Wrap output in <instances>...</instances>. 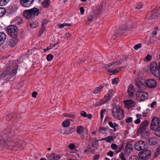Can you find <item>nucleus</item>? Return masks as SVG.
<instances>
[{
  "label": "nucleus",
  "mask_w": 160,
  "mask_h": 160,
  "mask_svg": "<svg viewBox=\"0 0 160 160\" xmlns=\"http://www.w3.org/2000/svg\"><path fill=\"white\" fill-rule=\"evenodd\" d=\"M149 124V122L147 120L144 121L141 123L137 131V134L138 136L141 135L142 137L144 138L148 136L149 132L147 127Z\"/></svg>",
  "instance_id": "obj_1"
},
{
  "label": "nucleus",
  "mask_w": 160,
  "mask_h": 160,
  "mask_svg": "<svg viewBox=\"0 0 160 160\" xmlns=\"http://www.w3.org/2000/svg\"><path fill=\"white\" fill-rule=\"evenodd\" d=\"M40 12L39 9L36 8L25 10L22 13L23 16L28 19H32L35 16H37Z\"/></svg>",
  "instance_id": "obj_2"
},
{
  "label": "nucleus",
  "mask_w": 160,
  "mask_h": 160,
  "mask_svg": "<svg viewBox=\"0 0 160 160\" xmlns=\"http://www.w3.org/2000/svg\"><path fill=\"white\" fill-rule=\"evenodd\" d=\"M4 135L2 137H0V143L1 147L3 148L8 149H11L14 146V143L13 142H10L7 140L9 138V136Z\"/></svg>",
  "instance_id": "obj_3"
},
{
  "label": "nucleus",
  "mask_w": 160,
  "mask_h": 160,
  "mask_svg": "<svg viewBox=\"0 0 160 160\" xmlns=\"http://www.w3.org/2000/svg\"><path fill=\"white\" fill-rule=\"evenodd\" d=\"M113 116L116 118L122 120L124 118V113L122 109L119 106H116L112 111Z\"/></svg>",
  "instance_id": "obj_4"
},
{
  "label": "nucleus",
  "mask_w": 160,
  "mask_h": 160,
  "mask_svg": "<svg viewBox=\"0 0 160 160\" xmlns=\"http://www.w3.org/2000/svg\"><path fill=\"white\" fill-rule=\"evenodd\" d=\"M18 69V67H13L10 71L7 72H4L2 74H0V78H4L5 80L10 78L17 73Z\"/></svg>",
  "instance_id": "obj_5"
},
{
  "label": "nucleus",
  "mask_w": 160,
  "mask_h": 160,
  "mask_svg": "<svg viewBox=\"0 0 160 160\" xmlns=\"http://www.w3.org/2000/svg\"><path fill=\"white\" fill-rule=\"evenodd\" d=\"M8 34L12 38H17L18 35V27L14 25L8 26L7 29Z\"/></svg>",
  "instance_id": "obj_6"
},
{
  "label": "nucleus",
  "mask_w": 160,
  "mask_h": 160,
  "mask_svg": "<svg viewBox=\"0 0 160 160\" xmlns=\"http://www.w3.org/2000/svg\"><path fill=\"white\" fill-rule=\"evenodd\" d=\"M150 69L151 73L156 77H158L160 76V72L158 65L155 62L151 63Z\"/></svg>",
  "instance_id": "obj_7"
},
{
  "label": "nucleus",
  "mask_w": 160,
  "mask_h": 160,
  "mask_svg": "<svg viewBox=\"0 0 160 160\" xmlns=\"http://www.w3.org/2000/svg\"><path fill=\"white\" fill-rule=\"evenodd\" d=\"M151 151L150 150L145 149L139 153L138 156L142 159L147 160L151 157Z\"/></svg>",
  "instance_id": "obj_8"
},
{
  "label": "nucleus",
  "mask_w": 160,
  "mask_h": 160,
  "mask_svg": "<svg viewBox=\"0 0 160 160\" xmlns=\"http://www.w3.org/2000/svg\"><path fill=\"white\" fill-rule=\"evenodd\" d=\"M147 143L142 140H140L137 142L134 145L135 149L138 151L143 150L148 147Z\"/></svg>",
  "instance_id": "obj_9"
},
{
  "label": "nucleus",
  "mask_w": 160,
  "mask_h": 160,
  "mask_svg": "<svg viewBox=\"0 0 160 160\" xmlns=\"http://www.w3.org/2000/svg\"><path fill=\"white\" fill-rule=\"evenodd\" d=\"M148 93H144L141 91H138L136 92V95L138 100L140 101H143L147 99L148 95Z\"/></svg>",
  "instance_id": "obj_10"
},
{
  "label": "nucleus",
  "mask_w": 160,
  "mask_h": 160,
  "mask_svg": "<svg viewBox=\"0 0 160 160\" xmlns=\"http://www.w3.org/2000/svg\"><path fill=\"white\" fill-rule=\"evenodd\" d=\"M159 119L156 117H153L151 124V129L153 130H156L158 127V126L159 125Z\"/></svg>",
  "instance_id": "obj_11"
},
{
  "label": "nucleus",
  "mask_w": 160,
  "mask_h": 160,
  "mask_svg": "<svg viewBox=\"0 0 160 160\" xmlns=\"http://www.w3.org/2000/svg\"><path fill=\"white\" fill-rule=\"evenodd\" d=\"M133 150V145L131 142H127L125 147L124 150L125 154L126 155H128L131 153Z\"/></svg>",
  "instance_id": "obj_12"
},
{
  "label": "nucleus",
  "mask_w": 160,
  "mask_h": 160,
  "mask_svg": "<svg viewBox=\"0 0 160 160\" xmlns=\"http://www.w3.org/2000/svg\"><path fill=\"white\" fill-rule=\"evenodd\" d=\"M146 84L149 88H153L157 86V82L153 79H149L146 80Z\"/></svg>",
  "instance_id": "obj_13"
},
{
  "label": "nucleus",
  "mask_w": 160,
  "mask_h": 160,
  "mask_svg": "<svg viewBox=\"0 0 160 160\" xmlns=\"http://www.w3.org/2000/svg\"><path fill=\"white\" fill-rule=\"evenodd\" d=\"M34 0H20V3L25 7H29L33 3Z\"/></svg>",
  "instance_id": "obj_14"
},
{
  "label": "nucleus",
  "mask_w": 160,
  "mask_h": 160,
  "mask_svg": "<svg viewBox=\"0 0 160 160\" xmlns=\"http://www.w3.org/2000/svg\"><path fill=\"white\" fill-rule=\"evenodd\" d=\"M7 42V44L12 47H14L18 42V39L17 38H12Z\"/></svg>",
  "instance_id": "obj_15"
},
{
  "label": "nucleus",
  "mask_w": 160,
  "mask_h": 160,
  "mask_svg": "<svg viewBox=\"0 0 160 160\" xmlns=\"http://www.w3.org/2000/svg\"><path fill=\"white\" fill-rule=\"evenodd\" d=\"M97 149V147H96L95 146H94V144L92 142H90L87 147V149L85 150V152H87L88 151L92 152H94Z\"/></svg>",
  "instance_id": "obj_16"
},
{
  "label": "nucleus",
  "mask_w": 160,
  "mask_h": 160,
  "mask_svg": "<svg viewBox=\"0 0 160 160\" xmlns=\"http://www.w3.org/2000/svg\"><path fill=\"white\" fill-rule=\"evenodd\" d=\"M125 104L126 108L129 109L135 106V103L132 100H129L125 101Z\"/></svg>",
  "instance_id": "obj_17"
},
{
  "label": "nucleus",
  "mask_w": 160,
  "mask_h": 160,
  "mask_svg": "<svg viewBox=\"0 0 160 160\" xmlns=\"http://www.w3.org/2000/svg\"><path fill=\"white\" fill-rule=\"evenodd\" d=\"M135 85L137 86L140 90H144L146 89L145 85L140 81H136L135 83Z\"/></svg>",
  "instance_id": "obj_18"
},
{
  "label": "nucleus",
  "mask_w": 160,
  "mask_h": 160,
  "mask_svg": "<svg viewBox=\"0 0 160 160\" xmlns=\"http://www.w3.org/2000/svg\"><path fill=\"white\" fill-rule=\"evenodd\" d=\"M76 129L75 128H71L70 129H67L64 131L61 130V133L64 134H71L74 131H75Z\"/></svg>",
  "instance_id": "obj_19"
},
{
  "label": "nucleus",
  "mask_w": 160,
  "mask_h": 160,
  "mask_svg": "<svg viewBox=\"0 0 160 160\" xmlns=\"http://www.w3.org/2000/svg\"><path fill=\"white\" fill-rule=\"evenodd\" d=\"M6 35L3 32H0V45L2 44L6 38Z\"/></svg>",
  "instance_id": "obj_20"
},
{
  "label": "nucleus",
  "mask_w": 160,
  "mask_h": 160,
  "mask_svg": "<svg viewBox=\"0 0 160 160\" xmlns=\"http://www.w3.org/2000/svg\"><path fill=\"white\" fill-rule=\"evenodd\" d=\"M112 92L113 90L112 89H110L105 96L104 98H106L108 101L110 100L111 98L112 97Z\"/></svg>",
  "instance_id": "obj_21"
},
{
  "label": "nucleus",
  "mask_w": 160,
  "mask_h": 160,
  "mask_svg": "<svg viewBox=\"0 0 160 160\" xmlns=\"http://www.w3.org/2000/svg\"><path fill=\"white\" fill-rule=\"evenodd\" d=\"M108 101L107 100V99L104 98L99 101L97 102L96 103V106H99L103 104H104Z\"/></svg>",
  "instance_id": "obj_22"
},
{
  "label": "nucleus",
  "mask_w": 160,
  "mask_h": 160,
  "mask_svg": "<svg viewBox=\"0 0 160 160\" xmlns=\"http://www.w3.org/2000/svg\"><path fill=\"white\" fill-rule=\"evenodd\" d=\"M52 38V43H51V47H53L55 45H56L57 44L58 42V40H56V39L55 38V37L53 35L51 36Z\"/></svg>",
  "instance_id": "obj_23"
},
{
  "label": "nucleus",
  "mask_w": 160,
  "mask_h": 160,
  "mask_svg": "<svg viewBox=\"0 0 160 160\" xmlns=\"http://www.w3.org/2000/svg\"><path fill=\"white\" fill-rule=\"evenodd\" d=\"M114 140V138L112 136H109L102 139L101 140H104L106 142H111L113 141Z\"/></svg>",
  "instance_id": "obj_24"
},
{
  "label": "nucleus",
  "mask_w": 160,
  "mask_h": 160,
  "mask_svg": "<svg viewBox=\"0 0 160 160\" xmlns=\"http://www.w3.org/2000/svg\"><path fill=\"white\" fill-rule=\"evenodd\" d=\"M84 131V129L83 127L82 126H79L77 127L76 132L79 134H82Z\"/></svg>",
  "instance_id": "obj_25"
},
{
  "label": "nucleus",
  "mask_w": 160,
  "mask_h": 160,
  "mask_svg": "<svg viewBox=\"0 0 160 160\" xmlns=\"http://www.w3.org/2000/svg\"><path fill=\"white\" fill-rule=\"evenodd\" d=\"M51 158H52V160H58L60 157L58 154L52 153V154H51Z\"/></svg>",
  "instance_id": "obj_26"
},
{
  "label": "nucleus",
  "mask_w": 160,
  "mask_h": 160,
  "mask_svg": "<svg viewBox=\"0 0 160 160\" xmlns=\"http://www.w3.org/2000/svg\"><path fill=\"white\" fill-rule=\"evenodd\" d=\"M121 60H119V61H116L113 62L111 63V66L112 67L114 68L117 66L120 65L122 63Z\"/></svg>",
  "instance_id": "obj_27"
},
{
  "label": "nucleus",
  "mask_w": 160,
  "mask_h": 160,
  "mask_svg": "<svg viewBox=\"0 0 160 160\" xmlns=\"http://www.w3.org/2000/svg\"><path fill=\"white\" fill-rule=\"evenodd\" d=\"M103 88V86L102 85H100L99 87L97 88L93 91V93L96 94L100 92L101 89Z\"/></svg>",
  "instance_id": "obj_28"
},
{
  "label": "nucleus",
  "mask_w": 160,
  "mask_h": 160,
  "mask_svg": "<svg viewBox=\"0 0 160 160\" xmlns=\"http://www.w3.org/2000/svg\"><path fill=\"white\" fill-rule=\"evenodd\" d=\"M49 0H45L42 3V5L44 8H47L49 6Z\"/></svg>",
  "instance_id": "obj_29"
},
{
  "label": "nucleus",
  "mask_w": 160,
  "mask_h": 160,
  "mask_svg": "<svg viewBox=\"0 0 160 160\" xmlns=\"http://www.w3.org/2000/svg\"><path fill=\"white\" fill-rule=\"evenodd\" d=\"M88 135V132L87 131L85 132L83 131L81 136H80L81 138L83 139H84L87 138Z\"/></svg>",
  "instance_id": "obj_30"
},
{
  "label": "nucleus",
  "mask_w": 160,
  "mask_h": 160,
  "mask_svg": "<svg viewBox=\"0 0 160 160\" xmlns=\"http://www.w3.org/2000/svg\"><path fill=\"white\" fill-rule=\"evenodd\" d=\"M155 134L157 136L160 137V125H158L157 128L155 130Z\"/></svg>",
  "instance_id": "obj_31"
},
{
  "label": "nucleus",
  "mask_w": 160,
  "mask_h": 160,
  "mask_svg": "<svg viewBox=\"0 0 160 160\" xmlns=\"http://www.w3.org/2000/svg\"><path fill=\"white\" fill-rule=\"evenodd\" d=\"M99 132L101 133H104L106 132V131H108V128H103L102 127H100L99 128Z\"/></svg>",
  "instance_id": "obj_32"
},
{
  "label": "nucleus",
  "mask_w": 160,
  "mask_h": 160,
  "mask_svg": "<svg viewBox=\"0 0 160 160\" xmlns=\"http://www.w3.org/2000/svg\"><path fill=\"white\" fill-rule=\"evenodd\" d=\"M149 143L151 145H155L157 144L156 141L153 138L148 139Z\"/></svg>",
  "instance_id": "obj_33"
},
{
  "label": "nucleus",
  "mask_w": 160,
  "mask_h": 160,
  "mask_svg": "<svg viewBox=\"0 0 160 160\" xmlns=\"http://www.w3.org/2000/svg\"><path fill=\"white\" fill-rule=\"evenodd\" d=\"M124 144V143L123 142L122 145H120L118 147V148L116 149V152L118 153L121 152L123 148Z\"/></svg>",
  "instance_id": "obj_34"
},
{
  "label": "nucleus",
  "mask_w": 160,
  "mask_h": 160,
  "mask_svg": "<svg viewBox=\"0 0 160 160\" xmlns=\"http://www.w3.org/2000/svg\"><path fill=\"white\" fill-rule=\"evenodd\" d=\"M38 25V22L37 21L33 22L32 23H30V26L31 27L33 28L37 27Z\"/></svg>",
  "instance_id": "obj_35"
},
{
  "label": "nucleus",
  "mask_w": 160,
  "mask_h": 160,
  "mask_svg": "<svg viewBox=\"0 0 160 160\" xmlns=\"http://www.w3.org/2000/svg\"><path fill=\"white\" fill-rule=\"evenodd\" d=\"M158 14H159V10H155L152 14V17L153 18H155V16L158 17Z\"/></svg>",
  "instance_id": "obj_36"
},
{
  "label": "nucleus",
  "mask_w": 160,
  "mask_h": 160,
  "mask_svg": "<svg viewBox=\"0 0 160 160\" xmlns=\"http://www.w3.org/2000/svg\"><path fill=\"white\" fill-rule=\"evenodd\" d=\"M10 0H0V6H4L6 5Z\"/></svg>",
  "instance_id": "obj_37"
},
{
  "label": "nucleus",
  "mask_w": 160,
  "mask_h": 160,
  "mask_svg": "<svg viewBox=\"0 0 160 160\" xmlns=\"http://www.w3.org/2000/svg\"><path fill=\"white\" fill-rule=\"evenodd\" d=\"M139 157L136 156H132L129 158V160H141Z\"/></svg>",
  "instance_id": "obj_38"
},
{
  "label": "nucleus",
  "mask_w": 160,
  "mask_h": 160,
  "mask_svg": "<svg viewBox=\"0 0 160 160\" xmlns=\"http://www.w3.org/2000/svg\"><path fill=\"white\" fill-rule=\"evenodd\" d=\"M6 10L3 8H0V17L5 14L6 13Z\"/></svg>",
  "instance_id": "obj_39"
},
{
  "label": "nucleus",
  "mask_w": 160,
  "mask_h": 160,
  "mask_svg": "<svg viewBox=\"0 0 160 160\" xmlns=\"http://www.w3.org/2000/svg\"><path fill=\"white\" fill-rule=\"evenodd\" d=\"M70 123L68 120L64 121L62 123V125L63 127H67L70 125Z\"/></svg>",
  "instance_id": "obj_40"
},
{
  "label": "nucleus",
  "mask_w": 160,
  "mask_h": 160,
  "mask_svg": "<svg viewBox=\"0 0 160 160\" xmlns=\"http://www.w3.org/2000/svg\"><path fill=\"white\" fill-rule=\"evenodd\" d=\"M108 124L112 128H115V127H117L118 126V124H116L115 122L113 123L111 122H109Z\"/></svg>",
  "instance_id": "obj_41"
},
{
  "label": "nucleus",
  "mask_w": 160,
  "mask_h": 160,
  "mask_svg": "<svg viewBox=\"0 0 160 160\" xmlns=\"http://www.w3.org/2000/svg\"><path fill=\"white\" fill-rule=\"evenodd\" d=\"M103 68L106 69H113V67L111 66V63L106 64L103 66Z\"/></svg>",
  "instance_id": "obj_42"
},
{
  "label": "nucleus",
  "mask_w": 160,
  "mask_h": 160,
  "mask_svg": "<svg viewBox=\"0 0 160 160\" xmlns=\"http://www.w3.org/2000/svg\"><path fill=\"white\" fill-rule=\"evenodd\" d=\"M64 116L72 118H75V115L68 113H64L63 114Z\"/></svg>",
  "instance_id": "obj_43"
},
{
  "label": "nucleus",
  "mask_w": 160,
  "mask_h": 160,
  "mask_svg": "<svg viewBox=\"0 0 160 160\" xmlns=\"http://www.w3.org/2000/svg\"><path fill=\"white\" fill-rule=\"evenodd\" d=\"M14 117L13 114L12 113H10L7 115L6 116V119L9 120L11 118H12Z\"/></svg>",
  "instance_id": "obj_44"
},
{
  "label": "nucleus",
  "mask_w": 160,
  "mask_h": 160,
  "mask_svg": "<svg viewBox=\"0 0 160 160\" xmlns=\"http://www.w3.org/2000/svg\"><path fill=\"white\" fill-rule=\"evenodd\" d=\"M45 29V27H43L42 28L41 27V29L40 30L39 32L38 33V36L40 37L43 34L44 32V30Z\"/></svg>",
  "instance_id": "obj_45"
},
{
  "label": "nucleus",
  "mask_w": 160,
  "mask_h": 160,
  "mask_svg": "<svg viewBox=\"0 0 160 160\" xmlns=\"http://www.w3.org/2000/svg\"><path fill=\"white\" fill-rule=\"evenodd\" d=\"M152 57V56L151 55L148 54L145 58V61L146 62H148L151 60Z\"/></svg>",
  "instance_id": "obj_46"
},
{
  "label": "nucleus",
  "mask_w": 160,
  "mask_h": 160,
  "mask_svg": "<svg viewBox=\"0 0 160 160\" xmlns=\"http://www.w3.org/2000/svg\"><path fill=\"white\" fill-rule=\"evenodd\" d=\"M119 82V79L118 78H114L113 79L112 83L113 84H117Z\"/></svg>",
  "instance_id": "obj_47"
},
{
  "label": "nucleus",
  "mask_w": 160,
  "mask_h": 160,
  "mask_svg": "<svg viewBox=\"0 0 160 160\" xmlns=\"http://www.w3.org/2000/svg\"><path fill=\"white\" fill-rule=\"evenodd\" d=\"M106 111V109H102L101 111L100 112V114H101V120L102 122L103 120V113L105 112Z\"/></svg>",
  "instance_id": "obj_48"
},
{
  "label": "nucleus",
  "mask_w": 160,
  "mask_h": 160,
  "mask_svg": "<svg viewBox=\"0 0 160 160\" xmlns=\"http://www.w3.org/2000/svg\"><path fill=\"white\" fill-rule=\"evenodd\" d=\"M94 18L93 17V15L90 14L88 15V21H90V22H92L93 20H94Z\"/></svg>",
  "instance_id": "obj_49"
},
{
  "label": "nucleus",
  "mask_w": 160,
  "mask_h": 160,
  "mask_svg": "<svg viewBox=\"0 0 160 160\" xmlns=\"http://www.w3.org/2000/svg\"><path fill=\"white\" fill-rule=\"evenodd\" d=\"M143 4L141 3H139L137 4L135 8L136 9H139L142 8Z\"/></svg>",
  "instance_id": "obj_50"
},
{
  "label": "nucleus",
  "mask_w": 160,
  "mask_h": 160,
  "mask_svg": "<svg viewBox=\"0 0 160 160\" xmlns=\"http://www.w3.org/2000/svg\"><path fill=\"white\" fill-rule=\"evenodd\" d=\"M68 147L71 150H74L75 148V146L73 143H70Z\"/></svg>",
  "instance_id": "obj_51"
},
{
  "label": "nucleus",
  "mask_w": 160,
  "mask_h": 160,
  "mask_svg": "<svg viewBox=\"0 0 160 160\" xmlns=\"http://www.w3.org/2000/svg\"><path fill=\"white\" fill-rule=\"evenodd\" d=\"M119 158L122 160H126V158L124 156L123 153L122 152L120 154Z\"/></svg>",
  "instance_id": "obj_52"
},
{
  "label": "nucleus",
  "mask_w": 160,
  "mask_h": 160,
  "mask_svg": "<svg viewBox=\"0 0 160 160\" xmlns=\"http://www.w3.org/2000/svg\"><path fill=\"white\" fill-rule=\"evenodd\" d=\"M141 44L140 43H138V44H137L136 45H135L134 47V48L135 50H138L139 48H140L141 47Z\"/></svg>",
  "instance_id": "obj_53"
},
{
  "label": "nucleus",
  "mask_w": 160,
  "mask_h": 160,
  "mask_svg": "<svg viewBox=\"0 0 160 160\" xmlns=\"http://www.w3.org/2000/svg\"><path fill=\"white\" fill-rule=\"evenodd\" d=\"M132 117H129L127 118L126 120V122L127 123H129L132 122Z\"/></svg>",
  "instance_id": "obj_54"
},
{
  "label": "nucleus",
  "mask_w": 160,
  "mask_h": 160,
  "mask_svg": "<svg viewBox=\"0 0 160 160\" xmlns=\"http://www.w3.org/2000/svg\"><path fill=\"white\" fill-rule=\"evenodd\" d=\"M134 88L133 85L132 84H130L128 86V91L133 90Z\"/></svg>",
  "instance_id": "obj_55"
},
{
  "label": "nucleus",
  "mask_w": 160,
  "mask_h": 160,
  "mask_svg": "<svg viewBox=\"0 0 160 160\" xmlns=\"http://www.w3.org/2000/svg\"><path fill=\"white\" fill-rule=\"evenodd\" d=\"M48 23V22L46 20L44 19L43 20L42 22V28L44 27V26L45 24H47Z\"/></svg>",
  "instance_id": "obj_56"
},
{
  "label": "nucleus",
  "mask_w": 160,
  "mask_h": 160,
  "mask_svg": "<svg viewBox=\"0 0 160 160\" xmlns=\"http://www.w3.org/2000/svg\"><path fill=\"white\" fill-rule=\"evenodd\" d=\"M111 147L113 149H116L118 148V145L115 143H113L111 144Z\"/></svg>",
  "instance_id": "obj_57"
},
{
  "label": "nucleus",
  "mask_w": 160,
  "mask_h": 160,
  "mask_svg": "<svg viewBox=\"0 0 160 160\" xmlns=\"http://www.w3.org/2000/svg\"><path fill=\"white\" fill-rule=\"evenodd\" d=\"M80 114L81 115L84 117H86L87 116V115L86 112L84 111H82L81 112Z\"/></svg>",
  "instance_id": "obj_58"
},
{
  "label": "nucleus",
  "mask_w": 160,
  "mask_h": 160,
  "mask_svg": "<svg viewBox=\"0 0 160 160\" xmlns=\"http://www.w3.org/2000/svg\"><path fill=\"white\" fill-rule=\"evenodd\" d=\"M114 154V152L113 151H109L108 153V155L109 156L111 157H112Z\"/></svg>",
  "instance_id": "obj_59"
},
{
  "label": "nucleus",
  "mask_w": 160,
  "mask_h": 160,
  "mask_svg": "<svg viewBox=\"0 0 160 160\" xmlns=\"http://www.w3.org/2000/svg\"><path fill=\"white\" fill-rule=\"evenodd\" d=\"M71 36V33H70L69 32L68 33H66L65 35L64 38L65 39H67L69 37H70Z\"/></svg>",
  "instance_id": "obj_60"
},
{
  "label": "nucleus",
  "mask_w": 160,
  "mask_h": 160,
  "mask_svg": "<svg viewBox=\"0 0 160 160\" xmlns=\"http://www.w3.org/2000/svg\"><path fill=\"white\" fill-rule=\"evenodd\" d=\"M100 13V12L98 11L97 13H94V15H93V17L94 18V19L95 18H96L98 17V16L99 14Z\"/></svg>",
  "instance_id": "obj_61"
},
{
  "label": "nucleus",
  "mask_w": 160,
  "mask_h": 160,
  "mask_svg": "<svg viewBox=\"0 0 160 160\" xmlns=\"http://www.w3.org/2000/svg\"><path fill=\"white\" fill-rule=\"evenodd\" d=\"M80 11L81 14L82 15H83L84 13V9L82 7H81L80 8Z\"/></svg>",
  "instance_id": "obj_62"
},
{
  "label": "nucleus",
  "mask_w": 160,
  "mask_h": 160,
  "mask_svg": "<svg viewBox=\"0 0 160 160\" xmlns=\"http://www.w3.org/2000/svg\"><path fill=\"white\" fill-rule=\"evenodd\" d=\"M141 122V119L140 118H138L135 121V123L136 124H138Z\"/></svg>",
  "instance_id": "obj_63"
},
{
  "label": "nucleus",
  "mask_w": 160,
  "mask_h": 160,
  "mask_svg": "<svg viewBox=\"0 0 160 160\" xmlns=\"http://www.w3.org/2000/svg\"><path fill=\"white\" fill-rule=\"evenodd\" d=\"M99 158V156L98 154L95 155L94 157V160H98Z\"/></svg>",
  "instance_id": "obj_64"
}]
</instances>
